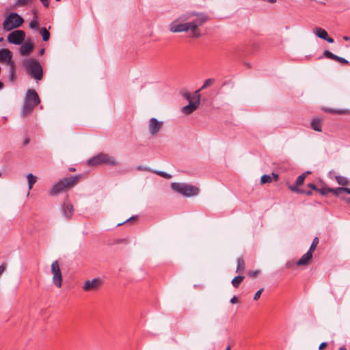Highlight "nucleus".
I'll return each instance as SVG.
<instances>
[{
  "label": "nucleus",
  "mask_w": 350,
  "mask_h": 350,
  "mask_svg": "<svg viewBox=\"0 0 350 350\" xmlns=\"http://www.w3.org/2000/svg\"><path fill=\"white\" fill-rule=\"evenodd\" d=\"M80 178V175H76L61 179L48 191L49 195L52 196H57L60 193L72 188L78 183Z\"/></svg>",
  "instance_id": "obj_1"
},
{
  "label": "nucleus",
  "mask_w": 350,
  "mask_h": 350,
  "mask_svg": "<svg viewBox=\"0 0 350 350\" xmlns=\"http://www.w3.org/2000/svg\"><path fill=\"white\" fill-rule=\"evenodd\" d=\"M23 66L25 72L36 81L43 77V69L38 60L34 58L25 59Z\"/></svg>",
  "instance_id": "obj_2"
},
{
  "label": "nucleus",
  "mask_w": 350,
  "mask_h": 350,
  "mask_svg": "<svg viewBox=\"0 0 350 350\" xmlns=\"http://www.w3.org/2000/svg\"><path fill=\"white\" fill-rule=\"evenodd\" d=\"M171 188L176 193L185 197L197 196L199 193V189L197 187L184 183H171Z\"/></svg>",
  "instance_id": "obj_3"
},
{
  "label": "nucleus",
  "mask_w": 350,
  "mask_h": 350,
  "mask_svg": "<svg viewBox=\"0 0 350 350\" xmlns=\"http://www.w3.org/2000/svg\"><path fill=\"white\" fill-rule=\"evenodd\" d=\"M196 16L197 17L196 19L186 23V25L188 31L191 30V37L198 38L201 36L198 27L207 21L208 16L204 13H199Z\"/></svg>",
  "instance_id": "obj_4"
},
{
  "label": "nucleus",
  "mask_w": 350,
  "mask_h": 350,
  "mask_svg": "<svg viewBox=\"0 0 350 350\" xmlns=\"http://www.w3.org/2000/svg\"><path fill=\"white\" fill-rule=\"evenodd\" d=\"M24 22L23 18L17 13H10L3 22V29L9 31L19 27Z\"/></svg>",
  "instance_id": "obj_5"
},
{
  "label": "nucleus",
  "mask_w": 350,
  "mask_h": 350,
  "mask_svg": "<svg viewBox=\"0 0 350 350\" xmlns=\"http://www.w3.org/2000/svg\"><path fill=\"white\" fill-rule=\"evenodd\" d=\"M90 165H96L104 163L111 166L118 165V162L112 157L105 153H100L88 160Z\"/></svg>",
  "instance_id": "obj_6"
},
{
  "label": "nucleus",
  "mask_w": 350,
  "mask_h": 350,
  "mask_svg": "<svg viewBox=\"0 0 350 350\" xmlns=\"http://www.w3.org/2000/svg\"><path fill=\"white\" fill-rule=\"evenodd\" d=\"M200 90H198L195 92V96H194V98H195V101H192L191 100V95L189 93H185V95H184V97L189 100V103L183 107L181 109L182 112L185 114H187V115H189V114H191L200 105Z\"/></svg>",
  "instance_id": "obj_7"
},
{
  "label": "nucleus",
  "mask_w": 350,
  "mask_h": 350,
  "mask_svg": "<svg viewBox=\"0 0 350 350\" xmlns=\"http://www.w3.org/2000/svg\"><path fill=\"white\" fill-rule=\"evenodd\" d=\"M25 38V33L23 30H14L8 34V42L16 45H20Z\"/></svg>",
  "instance_id": "obj_8"
},
{
  "label": "nucleus",
  "mask_w": 350,
  "mask_h": 350,
  "mask_svg": "<svg viewBox=\"0 0 350 350\" xmlns=\"http://www.w3.org/2000/svg\"><path fill=\"white\" fill-rule=\"evenodd\" d=\"M163 122L162 121H159L155 118H152L150 119L148 122V131L152 135H157L163 126Z\"/></svg>",
  "instance_id": "obj_9"
},
{
  "label": "nucleus",
  "mask_w": 350,
  "mask_h": 350,
  "mask_svg": "<svg viewBox=\"0 0 350 350\" xmlns=\"http://www.w3.org/2000/svg\"><path fill=\"white\" fill-rule=\"evenodd\" d=\"M51 271L53 274V280L54 284H62V277L59 265L57 260L53 262L51 265Z\"/></svg>",
  "instance_id": "obj_10"
},
{
  "label": "nucleus",
  "mask_w": 350,
  "mask_h": 350,
  "mask_svg": "<svg viewBox=\"0 0 350 350\" xmlns=\"http://www.w3.org/2000/svg\"><path fill=\"white\" fill-rule=\"evenodd\" d=\"M24 101L37 106L40 103V100L38 94L34 90L29 89L26 92Z\"/></svg>",
  "instance_id": "obj_11"
},
{
  "label": "nucleus",
  "mask_w": 350,
  "mask_h": 350,
  "mask_svg": "<svg viewBox=\"0 0 350 350\" xmlns=\"http://www.w3.org/2000/svg\"><path fill=\"white\" fill-rule=\"evenodd\" d=\"M178 21L176 20L170 23V31L173 33H179L183 31H187L188 28L187 27L186 23H178Z\"/></svg>",
  "instance_id": "obj_12"
},
{
  "label": "nucleus",
  "mask_w": 350,
  "mask_h": 350,
  "mask_svg": "<svg viewBox=\"0 0 350 350\" xmlns=\"http://www.w3.org/2000/svg\"><path fill=\"white\" fill-rule=\"evenodd\" d=\"M73 211L72 204L68 200H65L62 206V215L66 219H70L73 214Z\"/></svg>",
  "instance_id": "obj_13"
},
{
  "label": "nucleus",
  "mask_w": 350,
  "mask_h": 350,
  "mask_svg": "<svg viewBox=\"0 0 350 350\" xmlns=\"http://www.w3.org/2000/svg\"><path fill=\"white\" fill-rule=\"evenodd\" d=\"M12 53L10 50L7 49H0V62H6L8 65L10 66L14 64L12 61Z\"/></svg>",
  "instance_id": "obj_14"
},
{
  "label": "nucleus",
  "mask_w": 350,
  "mask_h": 350,
  "mask_svg": "<svg viewBox=\"0 0 350 350\" xmlns=\"http://www.w3.org/2000/svg\"><path fill=\"white\" fill-rule=\"evenodd\" d=\"M313 32L319 38L325 40L329 43L334 42V39L328 36L327 31L321 27H316L313 29Z\"/></svg>",
  "instance_id": "obj_15"
},
{
  "label": "nucleus",
  "mask_w": 350,
  "mask_h": 350,
  "mask_svg": "<svg viewBox=\"0 0 350 350\" xmlns=\"http://www.w3.org/2000/svg\"><path fill=\"white\" fill-rule=\"evenodd\" d=\"M33 44L29 41L27 40L21 47L19 50V53L22 56H27L29 55L33 49Z\"/></svg>",
  "instance_id": "obj_16"
},
{
  "label": "nucleus",
  "mask_w": 350,
  "mask_h": 350,
  "mask_svg": "<svg viewBox=\"0 0 350 350\" xmlns=\"http://www.w3.org/2000/svg\"><path fill=\"white\" fill-rule=\"evenodd\" d=\"M35 107L36 106H34L33 105H31L29 103L24 101V103L21 108V116L25 117V116H27V115L30 114Z\"/></svg>",
  "instance_id": "obj_17"
},
{
  "label": "nucleus",
  "mask_w": 350,
  "mask_h": 350,
  "mask_svg": "<svg viewBox=\"0 0 350 350\" xmlns=\"http://www.w3.org/2000/svg\"><path fill=\"white\" fill-rule=\"evenodd\" d=\"M199 13L196 12H188L185 14H181L180 16H178L176 21H180V22H185L187 20L190 19L191 17L196 16Z\"/></svg>",
  "instance_id": "obj_18"
},
{
  "label": "nucleus",
  "mask_w": 350,
  "mask_h": 350,
  "mask_svg": "<svg viewBox=\"0 0 350 350\" xmlns=\"http://www.w3.org/2000/svg\"><path fill=\"white\" fill-rule=\"evenodd\" d=\"M312 254L310 253V251H308L305 254H304L301 258L297 261V265H306L309 260L312 258Z\"/></svg>",
  "instance_id": "obj_19"
},
{
  "label": "nucleus",
  "mask_w": 350,
  "mask_h": 350,
  "mask_svg": "<svg viewBox=\"0 0 350 350\" xmlns=\"http://www.w3.org/2000/svg\"><path fill=\"white\" fill-rule=\"evenodd\" d=\"M311 127L313 130L321 132V121L319 118H314L311 122Z\"/></svg>",
  "instance_id": "obj_20"
},
{
  "label": "nucleus",
  "mask_w": 350,
  "mask_h": 350,
  "mask_svg": "<svg viewBox=\"0 0 350 350\" xmlns=\"http://www.w3.org/2000/svg\"><path fill=\"white\" fill-rule=\"evenodd\" d=\"M38 31H39L40 34L42 36L43 41L46 42L49 40L50 33L46 27H40Z\"/></svg>",
  "instance_id": "obj_21"
},
{
  "label": "nucleus",
  "mask_w": 350,
  "mask_h": 350,
  "mask_svg": "<svg viewBox=\"0 0 350 350\" xmlns=\"http://www.w3.org/2000/svg\"><path fill=\"white\" fill-rule=\"evenodd\" d=\"M298 186L299 185H297V184L295 185H291V186H289V189L292 191H294V192H296V193H298L306 194L308 196L312 195V191H305V190H303V189H300L298 188Z\"/></svg>",
  "instance_id": "obj_22"
},
{
  "label": "nucleus",
  "mask_w": 350,
  "mask_h": 350,
  "mask_svg": "<svg viewBox=\"0 0 350 350\" xmlns=\"http://www.w3.org/2000/svg\"><path fill=\"white\" fill-rule=\"evenodd\" d=\"M27 181H28V188L29 190H31L33 187V185L36 183L37 180V177L32 174L29 173L27 176Z\"/></svg>",
  "instance_id": "obj_23"
},
{
  "label": "nucleus",
  "mask_w": 350,
  "mask_h": 350,
  "mask_svg": "<svg viewBox=\"0 0 350 350\" xmlns=\"http://www.w3.org/2000/svg\"><path fill=\"white\" fill-rule=\"evenodd\" d=\"M9 79L12 82H14L16 79V70L14 64L10 66Z\"/></svg>",
  "instance_id": "obj_24"
},
{
  "label": "nucleus",
  "mask_w": 350,
  "mask_h": 350,
  "mask_svg": "<svg viewBox=\"0 0 350 350\" xmlns=\"http://www.w3.org/2000/svg\"><path fill=\"white\" fill-rule=\"evenodd\" d=\"M245 267V261L243 258L237 259V272L243 271Z\"/></svg>",
  "instance_id": "obj_25"
},
{
  "label": "nucleus",
  "mask_w": 350,
  "mask_h": 350,
  "mask_svg": "<svg viewBox=\"0 0 350 350\" xmlns=\"http://www.w3.org/2000/svg\"><path fill=\"white\" fill-rule=\"evenodd\" d=\"M29 27L31 29L38 30L40 29L37 16H33V18L30 21L29 24Z\"/></svg>",
  "instance_id": "obj_26"
},
{
  "label": "nucleus",
  "mask_w": 350,
  "mask_h": 350,
  "mask_svg": "<svg viewBox=\"0 0 350 350\" xmlns=\"http://www.w3.org/2000/svg\"><path fill=\"white\" fill-rule=\"evenodd\" d=\"M105 282L100 278H95L92 280H88L84 282V284H100Z\"/></svg>",
  "instance_id": "obj_27"
},
{
  "label": "nucleus",
  "mask_w": 350,
  "mask_h": 350,
  "mask_svg": "<svg viewBox=\"0 0 350 350\" xmlns=\"http://www.w3.org/2000/svg\"><path fill=\"white\" fill-rule=\"evenodd\" d=\"M336 180L337 183L340 185L345 186V185H347L349 184L348 179L345 176H336Z\"/></svg>",
  "instance_id": "obj_28"
},
{
  "label": "nucleus",
  "mask_w": 350,
  "mask_h": 350,
  "mask_svg": "<svg viewBox=\"0 0 350 350\" xmlns=\"http://www.w3.org/2000/svg\"><path fill=\"white\" fill-rule=\"evenodd\" d=\"M309 173H310V172H306V173H304L301 175L299 176L297 178L296 181H295V183L297 184V185H301L304 183V180L306 177V174H309Z\"/></svg>",
  "instance_id": "obj_29"
},
{
  "label": "nucleus",
  "mask_w": 350,
  "mask_h": 350,
  "mask_svg": "<svg viewBox=\"0 0 350 350\" xmlns=\"http://www.w3.org/2000/svg\"><path fill=\"white\" fill-rule=\"evenodd\" d=\"M152 172L155 173L156 174H158V175L161 176V177L167 178V179H170L172 177V176L171 174H167V173H166L165 172H163V171L154 170V171H152Z\"/></svg>",
  "instance_id": "obj_30"
},
{
  "label": "nucleus",
  "mask_w": 350,
  "mask_h": 350,
  "mask_svg": "<svg viewBox=\"0 0 350 350\" xmlns=\"http://www.w3.org/2000/svg\"><path fill=\"white\" fill-rule=\"evenodd\" d=\"M271 181H272V178L270 175H268V174H264L263 176H262V177L260 178L261 184L269 183H271Z\"/></svg>",
  "instance_id": "obj_31"
},
{
  "label": "nucleus",
  "mask_w": 350,
  "mask_h": 350,
  "mask_svg": "<svg viewBox=\"0 0 350 350\" xmlns=\"http://www.w3.org/2000/svg\"><path fill=\"white\" fill-rule=\"evenodd\" d=\"M243 279H244V276L237 275L232 280L231 284H239L240 283H241L243 282Z\"/></svg>",
  "instance_id": "obj_32"
},
{
  "label": "nucleus",
  "mask_w": 350,
  "mask_h": 350,
  "mask_svg": "<svg viewBox=\"0 0 350 350\" xmlns=\"http://www.w3.org/2000/svg\"><path fill=\"white\" fill-rule=\"evenodd\" d=\"M342 187L331 188L330 193H332L336 196H340L342 191Z\"/></svg>",
  "instance_id": "obj_33"
},
{
  "label": "nucleus",
  "mask_w": 350,
  "mask_h": 350,
  "mask_svg": "<svg viewBox=\"0 0 350 350\" xmlns=\"http://www.w3.org/2000/svg\"><path fill=\"white\" fill-rule=\"evenodd\" d=\"M318 243H319V238L318 237H315L313 239L312 243V244H311L308 251H310V253L312 254V252L315 250Z\"/></svg>",
  "instance_id": "obj_34"
},
{
  "label": "nucleus",
  "mask_w": 350,
  "mask_h": 350,
  "mask_svg": "<svg viewBox=\"0 0 350 350\" xmlns=\"http://www.w3.org/2000/svg\"><path fill=\"white\" fill-rule=\"evenodd\" d=\"M317 191L319 192L322 196H325L328 193H330L331 188H329V187H322L321 189H318Z\"/></svg>",
  "instance_id": "obj_35"
},
{
  "label": "nucleus",
  "mask_w": 350,
  "mask_h": 350,
  "mask_svg": "<svg viewBox=\"0 0 350 350\" xmlns=\"http://www.w3.org/2000/svg\"><path fill=\"white\" fill-rule=\"evenodd\" d=\"M214 81L215 80L213 79H208L205 80L204 82L203 85L200 89V90H202V89L206 88L207 87L211 85L214 83Z\"/></svg>",
  "instance_id": "obj_36"
},
{
  "label": "nucleus",
  "mask_w": 350,
  "mask_h": 350,
  "mask_svg": "<svg viewBox=\"0 0 350 350\" xmlns=\"http://www.w3.org/2000/svg\"><path fill=\"white\" fill-rule=\"evenodd\" d=\"M32 0H16V5L23 6L29 3H31Z\"/></svg>",
  "instance_id": "obj_37"
},
{
  "label": "nucleus",
  "mask_w": 350,
  "mask_h": 350,
  "mask_svg": "<svg viewBox=\"0 0 350 350\" xmlns=\"http://www.w3.org/2000/svg\"><path fill=\"white\" fill-rule=\"evenodd\" d=\"M135 170L137 171H146V172H152L150 167L147 166H143V165H137L135 167Z\"/></svg>",
  "instance_id": "obj_38"
},
{
  "label": "nucleus",
  "mask_w": 350,
  "mask_h": 350,
  "mask_svg": "<svg viewBox=\"0 0 350 350\" xmlns=\"http://www.w3.org/2000/svg\"><path fill=\"white\" fill-rule=\"evenodd\" d=\"M334 53H332L331 51H327V50H325L323 51V56L327 57V58H329V59H333V57H334Z\"/></svg>",
  "instance_id": "obj_39"
},
{
  "label": "nucleus",
  "mask_w": 350,
  "mask_h": 350,
  "mask_svg": "<svg viewBox=\"0 0 350 350\" xmlns=\"http://www.w3.org/2000/svg\"><path fill=\"white\" fill-rule=\"evenodd\" d=\"M97 286H83L84 291H92L96 290Z\"/></svg>",
  "instance_id": "obj_40"
},
{
  "label": "nucleus",
  "mask_w": 350,
  "mask_h": 350,
  "mask_svg": "<svg viewBox=\"0 0 350 350\" xmlns=\"http://www.w3.org/2000/svg\"><path fill=\"white\" fill-rule=\"evenodd\" d=\"M263 290H264L263 288H260V290H258V291L255 293V295H254V300H257V299H258L260 298V295H261L262 292L263 291Z\"/></svg>",
  "instance_id": "obj_41"
},
{
  "label": "nucleus",
  "mask_w": 350,
  "mask_h": 350,
  "mask_svg": "<svg viewBox=\"0 0 350 350\" xmlns=\"http://www.w3.org/2000/svg\"><path fill=\"white\" fill-rule=\"evenodd\" d=\"M259 273V271L258 270H256V271H250L249 272V275L252 277H256Z\"/></svg>",
  "instance_id": "obj_42"
},
{
  "label": "nucleus",
  "mask_w": 350,
  "mask_h": 350,
  "mask_svg": "<svg viewBox=\"0 0 350 350\" xmlns=\"http://www.w3.org/2000/svg\"><path fill=\"white\" fill-rule=\"evenodd\" d=\"M239 302V299L238 297L237 296H234L231 299H230V303L232 304H237Z\"/></svg>",
  "instance_id": "obj_43"
},
{
  "label": "nucleus",
  "mask_w": 350,
  "mask_h": 350,
  "mask_svg": "<svg viewBox=\"0 0 350 350\" xmlns=\"http://www.w3.org/2000/svg\"><path fill=\"white\" fill-rule=\"evenodd\" d=\"M327 346V343L325 342H323L320 344L319 347V350H323Z\"/></svg>",
  "instance_id": "obj_44"
},
{
  "label": "nucleus",
  "mask_w": 350,
  "mask_h": 350,
  "mask_svg": "<svg viewBox=\"0 0 350 350\" xmlns=\"http://www.w3.org/2000/svg\"><path fill=\"white\" fill-rule=\"evenodd\" d=\"M308 187L309 188H310L311 189H312V190H314V191H317V190H318V188H317V187H316V185H315L314 184H313V183H309V184L308 185Z\"/></svg>",
  "instance_id": "obj_45"
},
{
  "label": "nucleus",
  "mask_w": 350,
  "mask_h": 350,
  "mask_svg": "<svg viewBox=\"0 0 350 350\" xmlns=\"http://www.w3.org/2000/svg\"><path fill=\"white\" fill-rule=\"evenodd\" d=\"M136 218H137V217L132 216L130 218L127 219L125 221L118 224V226H120V225H122V224H124V223H126L127 221H131L133 219H135Z\"/></svg>",
  "instance_id": "obj_46"
},
{
  "label": "nucleus",
  "mask_w": 350,
  "mask_h": 350,
  "mask_svg": "<svg viewBox=\"0 0 350 350\" xmlns=\"http://www.w3.org/2000/svg\"><path fill=\"white\" fill-rule=\"evenodd\" d=\"M338 62L342 63V64H348L349 63V62L346 59L341 57H340V58L338 59Z\"/></svg>",
  "instance_id": "obj_47"
},
{
  "label": "nucleus",
  "mask_w": 350,
  "mask_h": 350,
  "mask_svg": "<svg viewBox=\"0 0 350 350\" xmlns=\"http://www.w3.org/2000/svg\"><path fill=\"white\" fill-rule=\"evenodd\" d=\"M42 3L43 4V5L46 8H48L49 5V2L48 0H40Z\"/></svg>",
  "instance_id": "obj_48"
},
{
  "label": "nucleus",
  "mask_w": 350,
  "mask_h": 350,
  "mask_svg": "<svg viewBox=\"0 0 350 350\" xmlns=\"http://www.w3.org/2000/svg\"><path fill=\"white\" fill-rule=\"evenodd\" d=\"M327 111L329 112H331V113H342V111H341V110L336 111V110H334V109H329Z\"/></svg>",
  "instance_id": "obj_49"
},
{
  "label": "nucleus",
  "mask_w": 350,
  "mask_h": 350,
  "mask_svg": "<svg viewBox=\"0 0 350 350\" xmlns=\"http://www.w3.org/2000/svg\"><path fill=\"white\" fill-rule=\"evenodd\" d=\"M342 191L346 192L347 193L350 195V189L347 187H342Z\"/></svg>",
  "instance_id": "obj_50"
},
{
  "label": "nucleus",
  "mask_w": 350,
  "mask_h": 350,
  "mask_svg": "<svg viewBox=\"0 0 350 350\" xmlns=\"http://www.w3.org/2000/svg\"><path fill=\"white\" fill-rule=\"evenodd\" d=\"M272 176H273V177L274 178V180H275V181H277V180H278V175L277 174L272 173Z\"/></svg>",
  "instance_id": "obj_51"
},
{
  "label": "nucleus",
  "mask_w": 350,
  "mask_h": 350,
  "mask_svg": "<svg viewBox=\"0 0 350 350\" xmlns=\"http://www.w3.org/2000/svg\"><path fill=\"white\" fill-rule=\"evenodd\" d=\"M339 58H340V57H339V56H338V55H335V54H334L332 59H334V60H335V61L338 62V59H339Z\"/></svg>",
  "instance_id": "obj_52"
},
{
  "label": "nucleus",
  "mask_w": 350,
  "mask_h": 350,
  "mask_svg": "<svg viewBox=\"0 0 350 350\" xmlns=\"http://www.w3.org/2000/svg\"><path fill=\"white\" fill-rule=\"evenodd\" d=\"M44 52H45V49H41L40 50V51H39V54H40V55H44Z\"/></svg>",
  "instance_id": "obj_53"
},
{
  "label": "nucleus",
  "mask_w": 350,
  "mask_h": 350,
  "mask_svg": "<svg viewBox=\"0 0 350 350\" xmlns=\"http://www.w3.org/2000/svg\"><path fill=\"white\" fill-rule=\"evenodd\" d=\"M29 143V139H25V140L24 141V145L26 146Z\"/></svg>",
  "instance_id": "obj_54"
},
{
  "label": "nucleus",
  "mask_w": 350,
  "mask_h": 350,
  "mask_svg": "<svg viewBox=\"0 0 350 350\" xmlns=\"http://www.w3.org/2000/svg\"><path fill=\"white\" fill-rule=\"evenodd\" d=\"M3 86H4L3 83L0 81V90L3 89Z\"/></svg>",
  "instance_id": "obj_55"
},
{
  "label": "nucleus",
  "mask_w": 350,
  "mask_h": 350,
  "mask_svg": "<svg viewBox=\"0 0 350 350\" xmlns=\"http://www.w3.org/2000/svg\"><path fill=\"white\" fill-rule=\"evenodd\" d=\"M32 12H33V14L34 15L33 16H37V11H36V10H33Z\"/></svg>",
  "instance_id": "obj_56"
},
{
  "label": "nucleus",
  "mask_w": 350,
  "mask_h": 350,
  "mask_svg": "<svg viewBox=\"0 0 350 350\" xmlns=\"http://www.w3.org/2000/svg\"><path fill=\"white\" fill-rule=\"evenodd\" d=\"M343 39H344L345 40H349L350 38H349V37H348V36H344V37H343Z\"/></svg>",
  "instance_id": "obj_57"
},
{
  "label": "nucleus",
  "mask_w": 350,
  "mask_h": 350,
  "mask_svg": "<svg viewBox=\"0 0 350 350\" xmlns=\"http://www.w3.org/2000/svg\"><path fill=\"white\" fill-rule=\"evenodd\" d=\"M346 202L350 204V198H347Z\"/></svg>",
  "instance_id": "obj_58"
},
{
  "label": "nucleus",
  "mask_w": 350,
  "mask_h": 350,
  "mask_svg": "<svg viewBox=\"0 0 350 350\" xmlns=\"http://www.w3.org/2000/svg\"><path fill=\"white\" fill-rule=\"evenodd\" d=\"M339 350H347L345 347H341Z\"/></svg>",
  "instance_id": "obj_59"
},
{
  "label": "nucleus",
  "mask_w": 350,
  "mask_h": 350,
  "mask_svg": "<svg viewBox=\"0 0 350 350\" xmlns=\"http://www.w3.org/2000/svg\"><path fill=\"white\" fill-rule=\"evenodd\" d=\"M225 350H230V346H228Z\"/></svg>",
  "instance_id": "obj_60"
},
{
  "label": "nucleus",
  "mask_w": 350,
  "mask_h": 350,
  "mask_svg": "<svg viewBox=\"0 0 350 350\" xmlns=\"http://www.w3.org/2000/svg\"><path fill=\"white\" fill-rule=\"evenodd\" d=\"M70 171H71V172L75 171V168H70Z\"/></svg>",
  "instance_id": "obj_61"
},
{
  "label": "nucleus",
  "mask_w": 350,
  "mask_h": 350,
  "mask_svg": "<svg viewBox=\"0 0 350 350\" xmlns=\"http://www.w3.org/2000/svg\"><path fill=\"white\" fill-rule=\"evenodd\" d=\"M1 176V173L0 172V176Z\"/></svg>",
  "instance_id": "obj_62"
}]
</instances>
